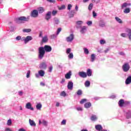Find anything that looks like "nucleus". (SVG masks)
Wrapping results in <instances>:
<instances>
[{
  "mask_svg": "<svg viewBox=\"0 0 131 131\" xmlns=\"http://www.w3.org/2000/svg\"><path fill=\"white\" fill-rule=\"evenodd\" d=\"M46 53H50L52 52V47L49 45H45L44 47H40L38 48V58L39 59H42L45 57V54Z\"/></svg>",
  "mask_w": 131,
  "mask_h": 131,
  "instance_id": "obj_1",
  "label": "nucleus"
},
{
  "mask_svg": "<svg viewBox=\"0 0 131 131\" xmlns=\"http://www.w3.org/2000/svg\"><path fill=\"white\" fill-rule=\"evenodd\" d=\"M28 21H29V16H28L27 17L25 16H20L15 19V21L18 24L24 23V22H27Z\"/></svg>",
  "mask_w": 131,
  "mask_h": 131,
  "instance_id": "obj_2",
  "label": "nucleus"
},
{
  "mask_svg": "<svg viewBox=\"0 0 131 131\" xmlns=\"http://www.w3.org/2000/svg\"><path fill=\"white\" fill-rule=\"evenodd\" d=\"M129 68H130V67L129 66V64L128 63H125L122 66V69L124 72H127V71L129 70Z\"/></svg>",
  "mask_w": 131,
  "mask_h": 131,
  "instance_id": "obj_3",
  "label": "nucleus"
},
{
  "mask_svg": "<svg viewBox=\"0 0 131 131\" xmlns=\"http://www.w3.org/2000/svg\"><path fill=\"white\" fill-rule=\"evenodd\" d=\"M31 17H33V18H36L38 17V11L37 10H34L31 12Z\"/></svg>",
  "mask_w": 131,
  "mask_h": 131,
  "instance_id": "obj_4",
  "label": "nucleus"
},
{
  "mask_svg": "<svg viewBox=\"0 0 131 131\" xmlns=\"http://www.w3.org/2000/svg\"><path fill=\"white\" fill-rule=\"evenodd\" d=\"M74 39V35L73 34H71L69 36L67 37V41L69 42H71Z\"/></svg>",
  "mask_w": 131,
  "mask_h": 131,
  "instance_id": "obj_5",
  "label": "nucleus"
},
{
  "mask_svg": "<svg viewBox=\"0 0 131 131\" xmlns=\"http://www.w3.org/2000/svg\"><path fill=\"white\" fill-rule=\"evenodd\" d=\"M51 15H52V12L48 11L45 16L46 20H47V21H49L52 17Z\"/></svg>",
  "mask_w": 131,
  "mask_h": 131,
  "instance_id": "obj_6",
  "label": "nucleus"
},
{
  "mask_svg": "<svg viewBox=\"0 0 131 131\" xmlns=\"http://www.w3.org/2000/svg\"><path fill=\"white\" fill-rule=\"evenodd\" d=\"M78 74L79 76H80V77H82V78H86V77H88L86 73L84 72H79Z\"/></svg>",
  "mask_w": 131,
  "mask_h": 131,
  "instance_id": "obj_7",
  "label": "nucleus"
},
{
  "mask_svg": "<svg viewBox=\"0 0 131 131\" xmlns=\"http://www.w3.org/2000/svg\"><path fill=\"white\" fill-rule=\"evenodd\" d=\"M26 108H27V109L32 110V111L34 110L33 107H32V105H31V103L30 102H28L26 104Z\"/></svg>",
  "mask_w": 131,
  "mask_h": 131,
  "instance_id": "obj_8",
  "label": "nucleus"
},
{
  "mask_svg": "<svg viewBox=\"0 0 131 131\" xmlns=\"http://www.w3.org/2000/svg\"><path fill=\"white\" fill-rule=\"evenodd\" d=\"M25 41V43H27L28 41H30V40H32V37L30 36H27L26 38L24 39Z\"/></svg>",
  "mask_w": 131,
  "mask_h": 131,
  "instance_id": "obj_9",
  "label": "nucleus"
},
{
  "mask_svg": "<svg viewBox=\"0 0 131 131\" xmlns=\"http://www.w3.org/2000/svg\"><path fill=\"white\" fill-rule=\"evenodd\" d=\"M39 68L40 69H47V64H46V62H42L41 63H40Z\"/></svg>",
  "mask_w": 131,
  "mask_h": 131,
  "instance_id": "obj_10",
  "label": "nucleus"
},
{
  "mask_svg": "<svg viewBox=\"0 0 131 131\" xmlns=\"http://www.w3.org/2000/svg\"><path fill=\"white\" fill-rule=\"evenodd\" d=\"M49 40V38H48V36L46 35L42 37L41 42L42 43H45L46 42H48Z\"/></svg>",
  "mask_w": 131,
  "mask_h": 131,
  "instance_id": "obj_11",
  "label": "nucleus"
},
{
  "mask_svg": "<svg viewBox=\"0 0 131 131\" xmlns=\"http://www.w3.org/2000/svg\"><path fill=\"white\" fill-rule=\"evenodd\" d=\"M68 90H72L73 89V82L69 81L68 84Z\"/></svg>",
  "mask_w": 131,
  "mask_h": 131,
  "instance_id": "obj_12",
  "label": "nucleus"
},
{
  "mask_svg": "<svg viewBox=\"0 0 131 131\" xmlns=\"http://www.w3.org/2000/svg\"><path fill=\"white\" fill-rule=\"evenodd\" d=\"M71 71H69L65 75V78H66V79H70V78H71Z\"/></svg>",
  "mask_w": 131,
  "mask_h": 131,
  "instance_id": "obj_13",
  "label": "nucleus"
},
{
  "mask_svg": "<svg viewBox=\"0 0 131 131\" xmlns=\"http://www.w3.org/2000/svg\"><path fill=\"white\" fill-rule=\"evenodd\" d=\"M29 123L31 126H36V124L35 123V122H34V120H32L30 119L29 120Z\"/></svg>",
  "mask_w": 131,
  "mask_h": 131,
  "instance_id": "obj_14",
  "label": "nucleus"
},
{
  "mask_svg": "<svg viewBox=\"0 0 131 131\" xmlns=\"http://www.w3.org/2000/svg\"><path fill=\"white\" fill-rule=\"evenodd\" d=\"M95 129L97 130H102V129H103V127L100 124L96 125H95Z\"/></svg>",
  "mask_w": 131,
  "mask_h": 131,
  "instance_id": "obj_15",
  "label": "nucleus"
},
{
  "mask_svg": "<svg viewBox=\"0 0 131 131\" xmlns=\"http://www.w3.org/2000/svg\"><path fill=\"white\" fill-rule=\"evenodd\" d=\"M38 73L39 75L40 76H41V77H42L45 76V74L46 73L44 72L43 70H40L38 72Z\"/></svg>",
  "mask_w": 131,
  "mask_h": 131,
  "instance_id": "obj_16",
  "label": "nucleus"
},
{
  "mask_svg": "<svg viewBox=\"0 0 131 131\" xmlns=\"http://www.w3.org/2000/svg\"><path fill=\"white\" fill-rule=\"evenodd\" d=\"M126 32L128 33V36L130 40H131V30L129 29H127Z\"/></svg>",
  "mask_w": 131,
  "mask_h": 131,
  "instance_id": "obj_17",
  "label": "nucleus"
},
{
  "mask_svg": "<svg viewBox=\"0 0 131 131\" xmlns=\"http://www.w3.org/2000/svg\"><path fill=\"white\" fill-rule=\"evenodd\" d=\"M125 83L126 84H129V83H131V76H129L125 80Z\"/></svg>",
  "mask_w": 131,
  "mask_h": 131,
  "instance_id": "obj_18",
  "label": "nucleus"
},
{
  "mask_svg": "<svg viewBox=\"0 0 131 131\" xmlns=\"http://www.w3.org/2000/svg\"><path fill=\"white\" fill-rule=\"evenodd\" d=\"M88 76H92V74H93V72H92V70L90 69H88L87 70V72L86 73Z\"/></svg>",
  "mask_w": 131,
  "mask_h": 131,
  "instance_id": "obj_19",
  "label": "nucleus"
},
{
  "mask_svg": "<svg viewBox=\"0 0 131 131\" xmlns=\"http://www.w3.org/2000/svg\"><path fill=\"white\" fill-rule=\"evenodd\" d=\"M85 108H88L92 107V103L91 102H87L84 104Z\"/></svg>",
  "mask_w": 131,
  "mask_h": 131,
  "instance_id": "obj_20",
  "label": "nucleus"
},
{
  "mask_svg": "<svg viewBox=\"0 0 131 131\" xmlns=\"http://www.w3.org/2000/svg\"><path fill=\"white\" fill-rule=\"evenodd\" d=\"M124 104V100L123 99H121L119 101V105L120 107H122Z\"/></svg>",
  "mask_w": 131,
  "mask_h": 131,
  "instance_id": "obj_21",
  "label": "nucleus"
},
{
  "mask_svg": "<svg viewBox=\"0 0 131 131\" xmlns=\"http://www.w3.org/2000/svg\"><path fill=\"white\" fill-rule=\"evenodd\" d=\"M45 12V9L42 7H39L38 8V12L39 13V14H41Z\"/></svg>",
  "mask_w": 131,
  "mask_h": 131,
  "instance_id": "obj_22",
  "label": "nucleus"
},
{
  "mask_svg": "<svg viewBox=\"0 0 131 131\" xmlns=\"http://www.w3.org/2000/svg\"><path fill=\"white\" fill-rule=\"evenodd\" d=\"M115 20L116 21H117V22H118V23H120V24H122V20L119 17H116Z\"/></svg>",
  "mask_w": 131,
  "mask_h": 131,
  "instance_id": "obj_23",
  "label": "nucleus"
},
{
  "mask_svg": "<svg viewBox=\"0 0 131 131\" xmlns=\"http://www.w3.org/2000/svg\"><path fill=\"white\" fill-rule=\"evenodd\" d=\"M91 120H92V121H95V120H97V119H98V118L97 117L96 115H93L91 118Z\"/></svg>",
  "mask_w": 131,
  "mask_h": 131,
  "instance_id": "obj_24",
  "label": "nucleus"
},
{
  "mask_svg": "<svg viewBox=\"0 0 131 131\" xmlns=\"http://www.w3.org/2000/svg\"><path fill=\"white\" fill-rule=\"evenodd\" d=\"M84 85L86 88H89L91 85V82L90 81H86L84 83Z\"/></svg>",
  "mask_w": 131,
  "mask_h": 131,
  "instance_id": "obj_25",
  "label": "nucleus"
},
{
  "mask_svg": "<svg viewBox=\"0 0 131 131\" xmlns=\"http://www.w3.org/2000/svg\"><path fill=\"white\" fill-rule=\"evenodd\" d=\"M93 7H94V4L93 3H91L88 7V10L89 11H92V9H93Z\"/></svg>",
  "mask_w": 131,
  "mask_h": 131,
  "instance_id": "obj_26",
  "label": "nucleus"
},
{
  "mask_svg": "<svg viewBox=\"0 0 131 131\" xmlns=\"http://www.w3.org/2000/svg\"><path fill=\"white\" fill-rule=\"evenodd\" d=\"M77 96H81L82 95V91L81 90H78L77 92Z\"/></svg>",
  "mask_w": 131,
  "mask_h": 131,
  "instance_id": "obj_27",
  "label": "nucleus"
},
{
  "mask_svg": "<svg viewBox=\"0 0 131 131\" xmlns=\"http://www.w3.org/2000/svg\"><path fill=\"white\" fill-rule=\"evenodd\" d=\"M96 59V55H95L94 54H93L91 55V61L92 62H94L95 61V59Z\"/></svg>",
  "mask_w": 131,
  "mask_h": 131,
  "instance_id": "obj_28",
  "label": "nucleus"
},
{
  "mask_svg": "<svg viewBox=\"0 0 131 131\" xmlns=\"http://www.w3.org/2000/svg\"><path fill=\"white\" fill-rule=\"evenodd\" d=\"M127 6H129V4L126 3H124L122 4V9H123L124 8H126Z\"/></svg>",
  "mask_w": 131,
  "mask_h": 131,
  "instance_id": "obj_29",
  "label": "nucleus"
},
{
  "mask_svg": "<svg viewBox=\"0 0 131 131\" xmlns=\"http://www.w3.org/2000/svg\"><path fill=\"white\" fill-rule=\"evenodd\" d=\"M83 50L84 54H86V55H89V54H90V51L88 49L84 48Z\"/></svg>",
  "mask_w": 131,
  "mask_h": 131,
  "instance_id": "obj_30",
  "label": "nucleus"
},
{
  "mask_svg": "<svg viewBox=\"0 0 131 131\" xmlns=\"http://www.w3.org/2000/svg\"><path fill=\"white\" fill-rule=\"evenodd\" d=\"M36 107L38 110H40V109H41V107H42L41 104H40V103L37 104L36 105Z\"/></svg>",
  "mask_w": 131,
  "mask_h": 131,
  "instance_id": "obj_31",
  "label": "nucleus"
},
{
  "mask_svg": "<svg viewBox=\"0 0 131 131\" xmlns=\"http://www.w3.org/2000/svg\"><path fill=\"white\" fill-rule=\"evenodd\" d=\"M86 30V27L85 26H83L82 28V29H81V30L80 31V32L81 33H84V31H85Z\"/></svg>",
  "mask_w": 131,
  "mask_h": 131,
  "instance_id": "obj_32",
  "label": "nucleus"
},
{
  "mask_svg": "<svg viewBox=\"0 0 131 131\" xmlns=\"http://www.w3.org/2000/svg\"><path fill=\"white\" fill-rule=\"evenodd\" d=\"M130 12V9L129 8H126L124 10V13H125L126 14H127L128 13H129Z\"/></svg>",
  "mask_w": 131,
  "mask_h": 131,
  "instance_id": "obj_33",
  "label": "nucleus"
},
{
  "mask_svg": "<svg viewBox=\"0 0 131 131\" xmlns=\"http://www.w3.org/2000/svg\"><path fill=\"white\" fill-rule=\"evenodd\" d=\"M88 101L87 99H83L80 101V104H83V103H85Z\"/></svg>",
  "mask_w": 131,
  "mask_h": 131,
  "instance_id": "obj_34",
  "label": "nucleus"
},
{
  "mask_svg": "<svg viewBox=\"0 0 131 131\" xmlns=\"http://www.w3.org/2000/svg\"><path fill=\"white\" fill-rule=\"evenodd\" d=\"M60 96L61 97H66V92H65V91L61 92L60 93Z\"/></svg>",
  "mask_w": 131,
  "mask_h": 131,
  "instance_id": "obj_35",
  "label": "nucleus"
},
{
  "mask_svg": "<svg viewBox=\"0 0 131 131\" xmlns=\"http://www.w3.org/2000/svg\"><path fill=\"white\" fill-rule=\"evenodd\" d=\"M23 32H31V29H24L23 30Z\"/></svg>",
  "mask_w": 131,
  "mask_h": 131,
  "instance_id": "obj_36",
  "label": "nucleus"
},
{
  "mask_svg": "<svg viewBox=\"0 0 131 131\" xmlns=\"http://www.w3.org/2000/svg\"><path fill=\"white\" fill-rule=\"evenodd\" d=\"M57 13H58V11L56 10H53L52 12V14L53 16H56L57 15Z\"/></svg>",
  "mask_w": 131,
  "mask_h": 131,
  "instance_id": "obj_37",
  "label": "nucleus"
},
{
  "mask_svg": "<svg viewBox=\"0 0 131 131\" xmlns=\"http://www.w3.org/2000/svg\"><path fill=\"white\" fill-rule=\"evenodd\" d=\"M68 58L69 59H73V53H69Z\"/></svg>",
  "mask_w": 131,
  "mask_h": 131,
  "instance_id": "obj_38",
  "label": "nucleus"
},
{
  "mask_svg": "<svg viewBox=\"0 0 131 131\" xmlns=\"http://www.w3.org/2000/svg\"><path fill=\"white\" fill-rule=\"evenodd\" d=\"M54 23L55 24H59V23H60V21H59V19H58V18H55Z\"/></svg>",
  "mask_w": 131,
  "mask_h": 131,
  "instance_id": "obj_39",
  "label": "nucleus"
},
{
  "mask_svg": "<svg viewBox=\"0 0 131 131\" xmlns=\"http://www.w3.org/2000/svg\"><path fill=\"white\" fill-rule=\"evenodd\" d=\"M12 124V120L9 119L7 121V125H11Z\"/></svg>",
  "mask_w": 131,
  "mask_h": 131,
  "instance_id": "obj_40",
  "label": "nucleus"
},
{
  "mask_svg": "<svg viewBox=\"0 0 131 131\" xmlns=\"http://www.w3.org/2000/svg\"><path fill=\"white\" fill-rule=\"evenodd\" d=\"M83 23L82 21L81 20H79L76 22V25H81V24Z\"/></svg>",
  "mask_w": 131,
  "mask_h": 131,
  "instance_id": "obj_41",
  "label": "nucleus"
},
{
  "mask_svg": "<svg viewBox=\"0 0 131 131\" xmlns=\"http://www.w3.org/2000/svg\"><path fill=\"white\" fill-rule=\"evenodd\" d=\"M66 8V7L65 6V5H62L60 7H59L58 8V9L59 10H64V9H65Z\"/></svg>",
  "mask_w": 131,
  "mask_h": 131,
  "instance_id": "obj_42",
  "label": "nucleus"
},
{
  "mask_svg": "<svg viewBox=\"0 0 131 131\" xmlns=\"http://www.w3.org/2000/svg\"><path fill=\"white\" fill-rule=\"evenodd\" d=\"M74 14H75V11L74 10L72 11L70 17H73L74 16Z\"/></svg>",
  "mask_w": 131,
  "mask_h": 131,
  "instance_id": "obj_43",
  "label": "nucleus"
},
{
  "mask_svg": "<svg viewBox=\"0 0 131 131\" xmlns=\"http://www.w3.org/2000/svg\"><path fill=\"white\" fill-rule=\"evenodd\" d=\"M30 77V71H28L27 73V78H29Z\"/></svg>",
  "mask_w": 131,
  "mask_h": 131,
  "instance_id": "obj_44",
  "label": "nucleus"
},
{
  "mask_svg": "<svg viewBox=\"0 0 131 131\" xmlns=\"http://www.w3.org/2000/svg\"><path fill=\"white\" fill-rule=\"evenodd\" d=\"M71 8H72V5L71 4H69L68 5V10L70 11V10H71Z\"/></svg>",
  "mask_w": 131,
  "mask_h": 131,
  "instance_id": "obj_45",
  "label": "nucleus"
},
{
  "mask_svg": "<svg viewBox=\"0 0 131 131\" xmlns=\"http://www.w3.org/2000/svg\"><path fill=\"white\" fill-rule=\"evenodd\" d=\"M70 52H71V49L68 48L67 49V51H66L67 54H70Z\"/></svg>",
  "mask_w": 131,
  "mask_h": 131,
  "instance_id": "obj_46",
  "label": "nucleus"
},
{
  "mask_svg": "<svg viewBox=\"0 0 131 131\" xmlns=\"http://www.w3.org/2000/svg\"><path fill=\"white\" fill-rule=\"evenodd\" d=\"M61 124H62L63 125H65L66 124V120H63L61 122Z\"/></svg>",
  "mask_w": 131,
  "mask_h": 131,
  "instance_id": "obj_47",
  "label": "nucleus"
},
{
  "mask_svg": "<svg viewBox=\"0 0 131 131\" xmlns=\"http://www.w3.org/2000/svg\"><path fill=\"white\" fill-rule=\"evenodd\" d=\"M100 42L101 45H104V43H106V41L104 40H100Z\"/></svg>",
  "mask_w": 131,
  "mask_h": 131,
  "instance_id": "obj_48",
  "label": "nucleus"
},
{
  "mask_svg": "<svg viewBox=\"0 0 131 131\" xmlns=\"http://www.w3.org/2000/svg\"><path fill=\"white\" fill-rule=\"evenodd\" d=\"M62 30V29L61 28H59L57 29V34H59L60 32H61V31Z\"/></svg>",
  "mask_w": 131,
  "mask_h": 131,
  "instance_id": "obj_49",
  "label": "nucleus"
},
{
  "mask_svg": "<svg viewBox=\"0 0 131 131\" xmlns=\"http://www.w3.org/2000/svg\"><path fill=\"white\" fill-rule=\"evenodd\" d=\"M42 124H43L44 125H47L48 122H47V121H46V120H43L42 121Z\"/></svg>",
  "mask_w": 131,
  "mask_h": 131,
  "instance_id": "obj_50",
  "label": "nucleus"
},
{
  "mask_svg": "<svg viewBox=\"0 0 131 131\" xmlns=\"http://www.w3.org/2000/svg\"><path fill=\"white\" fill-rule=\"evenodd\" d=\"M87 24L90 26V25H92V24H93V22L92 21H88L87 22Z\"/></svg>",
  "mask_w": 131,
  "mask_h": 131,
  "instance_id": "obj_51",
  "label": "nucleus"
},
{
  "mask_svg": "<svg viewBox=\"0 0 131 131\" xmlns=\"http://www.w3.org/2000/svg\"><path fill=\"white\" fill-rule=\"evenodd\" d=\"M121 36H122V37H126V34L122 33L121 34Z\"/></svg>",
  "mask_w": 131,
  "mask_h": 131,
  "instance_id": "obj_52",
  "label": "nucleus"
},
{
  "mask_svg": "<svg viewBox=\"0 0 131 131\" xmlns=\"http://www.w3.org/2000/svg\"><path fill=\"white\" fill-rule=\"evenodd\" d=\"M93 17H97V13L95 11H93Z\"/></svg>",
  "mask_w": 131,
  "mask_h": 131,
  "instance_id": "obj_53",
  "label": "nucleus"
},
{
  "mask_svg": "<svg viewBox=\"0 0 131 131\" xmlns=\"http://www.w3.org/2000/svg\"><path fill=\"white\" fill-rule=\"evenodd\" d=\"M16 40H20L21 39V36H18L16 37Z\"/></svg>",
  "mask_w": 131,
  "mask_h": 131,
  "instance_id": "obj_54",
  "label": "nucleus"
},
{
  "mask_svg": "<svg viewBox=\"0 0 131 131\" xmlns=\"http://www.w3.org/2000/svg\"><path fill=\"white\" fill-rule=\"evenodd\" d=\"M39 37H42V31L39 32Z\"/></svg>",
  "mask_w": 131,
  "mask_h": 131,
  "instance_id": "obj_55",
  "label": "nucleus"
},
{
  "mask_svg": "<svg viewBox=\"0 0 131 131\" xmlns=\"http://www.w3.org/2000/svg\"><path fill=\"white\" fill-rule=\"evenodd\" d=\"M49 72H52V70H53V67H50L49 68Z\"/></svg>",
  "mask_w": 131,
  "mask_h": 131,
  "instance_id": "obj_56",
  "label": "nucleus"
},
{
  "mask_svg": "<svg viewBox=\"0 0 131 131\" xmlns=\"http://www.w3.org/2000/svg\"><path fill=\"white\" fill-rule=\"evenodd\" d=\"M77 110L78 111H82V108H81V107H77Z\"/></svg>",
  "mask_w": 131,
  "mask_h": 131,
  "instance_id": "obj_57",
  "label": "nucleus"
},
{
  "mask_svg": "<svg viewBox=\"0 0 131 131\" xmlns=\"http://www.w3.org/2000/svg\"><path fill=\"white\" fill-rule=\"evenodd\" d=\"M49 3H55V0H47Z\"/></svg>",
  "mask_w": 131,
  "mask_h": 131,
  "instance_id": "obj_58",
  "label": "nucleus"
},
{
  "mask_svg": "<svg viewBox=\"0 0 131 131\" xmlns=\"http://www.w3.org/2000/svg\"><path fill=\"white\" fill-rule=\"evenodd\" d=\"M126 118L127 119H129V118H131V116L130 115L128 116V114H127V115H126Z\"/></svg>",
  "mask_w": 131,
  "mask_h": 131,
  "instance_id": "obj_59",
  "label": "nucleus"
},
{
  "mask_svg": "<svg viewBox=\"0 0 131 131\" xmlns=\"http://www.w3.org/2000/svg\"><path fill=\"white\" fill-rule=\"evenodd\" d=\"M99 26H100V27H105V24H101L99 25Z\"/></svg>",
  "mask_w": 131,
  "mask_h": 131,
  "instance_id": "obj_60",
  "label": "nucleus"
},
{
  "mask_svg": "<svg viewBox=\"0 0 131 131\" xmlns=\"http://www.w3.org/2000/svg\"><path fill=\"white\" fill-rule=\"evenodd\" d=\"M5 131H13L12 129H11L10 128H6L5 129Z\"/></svg>",
  "mask_w": 131,
  "mask_h": 131,
  "instance_id": "obj_61",
  "label": "nucleus"
},
{
  "mask_svg": "<svg viewBox=\"0 0 131 131\" xmlns=\"http://www.w3.org/2000/svg\"><path fill=\"white\" fill-rule=\"evenodd\" d=\"M63 82H65V79H62L60 82L61 83H63Z\"/></svg>",
  "mask_w": 131,
  "mask_h": 131,
  "instance_id": "obj_62",
  "label": "nucleus"
},
{
  "mask_svg": "<svg viewBox=\"0 0 131 131\" xmlns=\"http://www.w3.org/2000/svg\"><path fill=\"white\" fill-rule=\"evenodd\" d=\"M18 131H26V130H25L24 128H20L18 129Z\"/></svg>",
  "mask_w": 131,
  "mask_h": 131,
  "instance_id": "obj_63",
  "label": "nucleus"
},
{
  "mask_svg": "<svg viewBox=\"0 0 131 131\" xmlns=\"http://www.w3.org/2000/svg\"><path fill=\"white\" fill-rule=\"evenodd\" d=\"M60 106V103L59 102H57L56 104V107H59Z\"/></svg>",
  "mask_w": 131,
  "mask_h": 131,
  "instance_id": "obj_64",
  "label": "nucleus"
}]
</instances>
